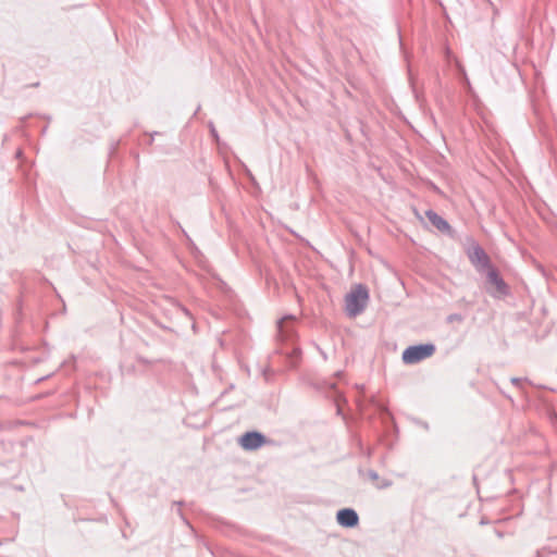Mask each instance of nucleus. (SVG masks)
Returning <instances> with one entry per match:
<instances>
[{"label":"nucleus","mask_w":557,"mask_h":557,"mask_svg":"<svg viewBox=\"0 0 557 557\" xmlns=\"http://www.w3.org/2000/svg\"><path fill=\"white\" fill-rule=\"evenodd\" d=\"M486 271L487 281L495 288V293L498 295H505L507 292V285L499 276L498 272L492 267L487 268Z\"/></svg>","instance_id":"423d86ee"},{"label":"nucleus","mask_w":557,"mask_h":557,"mask_svg":"<svg viewBox=\"0 0 557 557\" xmlns=\"http://www.w3.org/2000/svg\"><path fill=\"white\" fill-rule=\"evenodd\" d=\"M369 299L368 289L363 285H357L346 296V312L350 318L360 314L367 307Z\"/></svg>","instance_id":"f257e3e1"},{"label":"nucleus","mask_w":557,"mask_h":557,"mask_svg":"<svg viewBox=\"0 0 557 557\" xmlns=\"http://www.w3.org/2000/svg\"><path fill=\"white\" fill-rule=\"evenodd\" d=\"M425 215L430 223L435 226L438 231L445 232L449 230V224L432 210L425 211Z\"/></svg>","instance_id":"6e6552de"},{"label":"nucleus","mask_w":557,"mask_h":557,"mask_svg":"<svg viewBox=\"0 0 557 557\" xmlns=\"http://www.w3.org/2000/svg\"><path fill=\"white\" fill-rule=\"evenodd\" d=\"M511 383L517 384V383H521V381H520V379L512 377Z\"/></svg>","instance_id":"9d476101"},{"label":"nucleus","mask_w":557,"mask_h":557,"mask_svg":"<svg viewBox=\"0 0 557 557\" xmlns=\"http://www.w3.org/2000/svg\"><path fill=\"white\" fill-rule=\"evenodd\" d=\"M434 351L435 346L433 344L413 345L404 350L401 358L404 363L414 364L431 357Z\"/></svg>","instance_id":"f03ea898"},{"label":"nucleus","mask_w":557,"mask_h":557,"mask_svg":"<svg viewBox=\"0 0 557 557\" xmlns=\"http://www.w3.org/2000/svg\"><path fill=\"white\" fill-rule=\"evenodd\" d=\"M265 442L264 436L259 432H247L239 438L240 446L246 450H255Z\"/></svg>","instance_id":"7ed1b4c3"},{"label":"nucleus","mask_w":557,"mask_h":557,"mask_svg":"<svg viewBox=\"0 0 557 557\" xmlns=\"http://www.w3.org/2000/svg\"><path fill=\"white\" fill-rule=\"evenodd\" d=\"M299 355V350L297 348L293 349V358Z\"/></svg>","instance_id":"1a4fd4ad"},{"label":"nucleus","mask_w":557,"mask_h":557,"mask_svg":"<svg viewBox=\"0 0 557 557\" xmlns=\"http://www.w3.org/2000/svg\"><path fill=\"white\" fill-rule=\"evenodd\" d=\"M211 133H212V135H213L215 138L218 137L216 132H215V129H214V128H212V129H211Z\"/></svg>","instance_id":"f8f14e48"},{"label":"nucleus","mask_w":557,"mask_h":557,"mask_svg":"<svg viewBox=\"0 0 557 557\" xmlns=\"http://www.w3.org/2000/svg\"><path fill=\"white\" fill-rule=\"evenodd\" d=\"M337 522L345 528H354L358 524L359 518L354 509L345 508L337 512Z\"/></svg>","instance_id":"39448f33"},{"label":"nucleus","mask_w":557,"mask_h":557,"mask_svg":"<svg viewBox=\"0 0 557 557\" xmlns=\"http://www.w3.org/2000/svg\"><path fill=\"white\" fill-rule=\"evenodd\" d=\"M370 476H371L372 479H376V478H377V474H376V473H374V472H371V473H370Z\"/></svg>","instance_id":"9b49d317"},{"label":"nucleus","mask_w":557,"mask_h":557,"mask_svg":"<svg viewBox=\"0 0 557 557\" xmlns=\"http://www.w3.org/2000/svg\"><path fill=\"white\" fill-rule=\"evenodd\" d=\"M470 260L471 262L478 268V270L482 271V270H486L487 268L491 267L490 264V259L487 257V255L485 253V251L480 248V247H475L472 252L470 253Z\"/></svg>","instance_id":"0eeeda50"},{"label":"nucleus","mask_w":557,"mask_h":557,"mask_svg":"<svg viewBox=\"0 0 557 557\" xmlns=\"http://www.w3.org/2000/svg\"><path fill=\"white\" fill-rule=\"evenodd\" d=\"M295 321L294 315H285L277 321V332L281 341H289L294 336L293 323Z\"/></svg>","instance_id":"20e7f679"}]
</instances>
